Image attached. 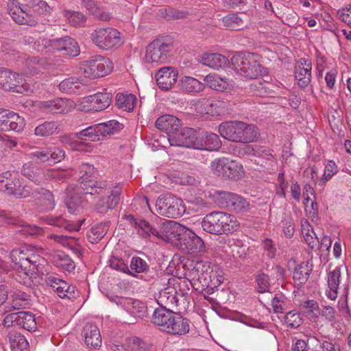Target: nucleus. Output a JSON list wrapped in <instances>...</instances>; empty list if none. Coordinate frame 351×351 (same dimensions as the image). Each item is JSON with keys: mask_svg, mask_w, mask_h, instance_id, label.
Masks as SVG:
<instances>
[{"mask_svg": "<svg viewBox=\"0 0 351 351\" xmlns=\"http://www.w3.org/2000/svg\"><path fill=\"white\" fill-rule=\"evenodd\" d=\"M84 194L80 197L84 206V202L95 201L98 199L95 206L97 213L104 215L110 210L114 209L120 201L121 188L116 186L113 189L107 182L85 183L83 185Z\"/></svg>", "mask_w": 351, "mask_h": 351, "instance_id": "nucleus-1", "label": "nucleus"}, {"mask_svg": "<svg viewBox=\"0 0 351 351\" xmlns=\"http://www.w3.org/2000/svg\"><path fill=\"white\" fill-rule=\"evenodd\" d=\"M153 323L160 330L171 335H184L189 332V320L171 308H156L152 315Z\"/></svg>", "mask_w": 351, "mask_h": 351, "instance_id": "nucleus-2", "label": "nucleus"}, {"mask_svg": "<svg viewBox=\"0 0 351 351\" xmlns=\"http://www.w3.org/2000/svg\"><path fill=\"white\" fill-rule=\"evenodd\" d=\"M218 132L227 140L244 143L254 142L259 134L256 126L241 121L223 122L219 125Z\"/></svg>", "mask_w": 351, "mask_h": 351, "instance_id": "nucleus-3", "label": "nucleus"}, {"mask_svg": "<svg viewBox=\"0 0 351 351\" xmlns=\"http://www.w3.org/2000/svg\"><path fill=\"white\" fill-rule=\"evenodd\" d=\"M238 226L239 223L234 216L219 211L207 214L202 221L204 231L216 235L232 232Z\"/></svg>", "mask_w": 351, "mask_h": 351, "instance_id": "nucleus-4", "label": "nucleus"}, {"mask_svg": "<svg viewBox=\"0 0 351 351\" xmlns=\"http://www.w3.org/2000/svg\"><path fill=\"white\" fill-rule=\"evenodd\" d=\"M80 186L78 189L73 186H68L65 190V204L70 213H73L77 206L82 204V200L80 197L83 196L85 183L90 182H99L100 181L94 180L92 178L95 173V167L89 164H82L79 167Z\"/></svg>", "mask_w": 351, "mask_h": 351, "instance_id": "nucleus-5", "label": "nucleus"}, {"mask_svg": "<svg viewBox=\"0 0 351 351\" xmlns=\"http://www.w3.org/2000/svg\"><path fill=\"white\" fill-rule=\"evenodd\" d=\"M233 70L239 75L248 79H254L266 73V69L256 59L253 53H239L231 58Z\"/></svg>", "mask_w": 351, "mask_h": 351, "instance_id": "nucleus-6", "label": "nucleus"}, {"mask_svg": "<svg viewBox=\"0 0 351 351\" xmlns=\"http://www.w3.org/2000/svg\"><path fill=\"white\" fill-rule=\"evenodd\" d=\"M122 124L116 120L89 126L75 134V137L82 141H97L101 138L114 134L122 129Z\"/></svg>", "mask_w": 351, "mask_h": 351, "instance_id": "nucleus-7", "label": "nucleus"}, {"mask_svg": "<svg viewBox=\"0 0 351 351\" xmlns=\"http://www.w3.org/2000/svg\"><path fill=\"white\" fill-rule=\"evenodd\" d=\"M112 69L110 60L101 56L91 57L90 60L83 62L80 68L81 75L93 79L107 75Z\"/></svg>", "mask_w": 351, "mask_h": 351, "instance_id": "nucleus-8", "label": "nucleus"}, {"mask_svg": "<svg viewBox=\"0 0 351 351\" xmlns=\"http://www.w3.org/2000/svg\"><path fill=\"white\" fill-rule=\"evenodd\" d=\"M156 214L168 218L182 215L184 206L182 199L171 194L161 195L156 202Z\"/></svg>", "mask_w": 351, "mask_h": 351, "instance_id": "nucleus-9", "label": "nucleus"}, {"mask_svg": "<svg viewBox=\"0 0 351 351\" xmlns=\"http://www.w3.org/2000/svg\"><path fill=\"white\" fill-rule=\"evenodd\" d=\"M91 40L99 49L109 50L121 45L120 32L112 27L97 28L91 34Z\"/></svg>", "mask_w": 351, "mask_h": 351, "instance_id": "nucleus-10", "label": "nucleus"}, {"mask_svg": "<svg viewBox=\"0 0 351 351\" xmlns=\"http://www.w3.org/2000/svg\"><path fill=\"white\" fill-rule=\"evenodd\" d=\"M0 88L22 94H27L29 90L22 75L5 69H0Z\"/></svg>", "mask_w": 351, "mask_h": 351, "instance_id": "nucleus-11", "label": "nucleus"}, {"mask_svg": "<svg viewBox=\"0 0 351 351\" xmlns=\"http://www.w3.org/2000/svg\"><path fill=\"white\" fill-rule=\"evenodd\" d=\"M172 45L162 40H154L146 47L145 61L151 64H165L169 57Z\"/></svg>", "mask_w": 351, "mask_h": 351, "instance_id": "nucleus-12", "label": "nucleus"}, {"mask_svg": "<svg viewBox=\"0 0 351 351\" xmlns=\"http://www.w3.org/2000/svg\"><path fill=\"white\" fill-rule=\"evenodd\" d=\"M198 134L191 128H180L169 138L171 145L192 147L196 149Z\"/></svg>", "mask_w": 351, "mask_h": 351, "instance_id": "nucleus-13", "label": "nucleus"}, {"mask_svg": "<svg viewBox=\"0 0 351 351\" xmlns=\"http://www.w3.org/2000/svg\"><path fill=\"white\" fill-rule=\"evenodd\" d=\"M179 245L182 250H186L191 253L204 252L206 246L203 240L189 228H184L180 234Z\"/></svg>", "mask_w": 351, "mask_h": 351, "instance_id": "nucleus-14", "label": "nucleus"}, {"mask_svg": "<svg viewBox=\"0 0 351 351\" xmlns=\"http://www.w3.org/2000/svg\"><path fill=\"white\" fill-rule=\"evenodd\" d=\"M25 126L24 119L8 109L0 108V130L19 132Z\"/></svg>", "mask_w": 351, "mask_h": 351, "instance_id": "nucleus-15", "label": "nucleus"}, {"mask_svg": "<svg viewBox=\"0 0 351 351\" xmlns=\"http://www.w3.org/2000/svg\"><path fill=\"white\" fill-rule=\"evenodd\" d=\"M10 259L14 266L23 267L25 269L27 267H32L33 265L38 266L40 261H43L38 255L34 254L26 248L13 250L10 253Z\"/></svg>", "mask_w": 351, "mask_h": 351, "instance_id": "nucleus-16", "label": "nucleus"}, {"mask_svg": "<svg viewBox=\"0 0 351 351\" xmlns=\"http://www.w3.org/2000/svg\"><path fill=\"white\" fill-rule=\"evenodd\" d=\"M212 271L210 263L199 261L193 263V267L189 271V276L193 281H198L203 287H208Z\"/></svg>", "mask_w": 351, "mask_h": 351, "instance_id": "nucleus-17", "label": "nucleus"}, {"mask_svg": "<svg viewBox=\"0 0 351 351\" xmlns=\"http://www.w3.org/2000/svg\"><path fill=\"white\" fill-rule=\"evenodd\" d=\"M178 75V71L171 66L160 68L155 75L158 87L161 90H169L176 83Z\"/></svg>", "mask_w": 351, "mask_h": 351, "instance_id": "nucleus-18", "label": "nucleus"}, {"mask_svg": "<svg viewBox=\"0 0 351 351\" xmlns=\"http://www.w3.org/2000/svg\"><path fill=\"white\" fill-rule=\"evenodd\" d=\"M185 226L171 220L163 222L160 228V239L165 241L179 242Z\"/></svg>", "mask_w": 351, "mask_h": 351, "instance_id": "nucleus-19", "label": "nucleus"}, {"mask_svg": "<svg viewBox=\"0 0 351 351\" xmlns=\"http://www.w3.org/2000/svg\"><path fill=\"white\" fill-rule=\"evenodd\" d=\"M221 146V142L217 134L208 132H199L197 149L217 151Z\"/></svg>", "mask_w": 351, "mask_h": 351, "instance_id": "nucleus-20", "label": "nucleus"}, {"mask_svg": "<svg viewBox=\"0 0 351 351\" xmlns=\"http://www.w3.org/2000/svg\"><path fill=\"white\" fill-rule=\"evenodd\" d=\"M295 77L300 87H306L311 80V62L304 58L300 59L295 66Z\"/></svg>", "mask_w": 351, "mask_h": 351, "instance_id": "nucleus-21", "label": "nucleus"}, {"mask_svg": "<svg viewBox=\"0 0 351 351\" xmlns=\"http://www.w3.org/2000/svg\"><path fill=\"white\" fill-rule=\"evenodd\" d=\"M82 335L84 337L86 345L97 349L101 345V337L97 326L93 324H86L82 329Z\"/></svg>", "mask_w": 351, "mask_h": 351, "instance_id": "nucleus-22", "label": "nucleus"}, {"mask_svg": "<svg viewBox=\"0 0 351 351\" xmlns=\"http://www.w3.org/2000/svg\"><path fill=\"white\" fill-rule=\"evenodd\" d=\"M86 101L90 103V109L101 111L107 108L112 101V94L110 93H97L86 97Z\"/></svg>", "mask_w": 351, "mask_h": 351, "instance_id": "nucleus-23", "label": "nucleus"}, {"mask_svg": "<svg viewBox=\"0 0 351 351\" xmlns=\"http://www.w3.org/2000/svg\"><path fill=\"white\" fill-rule=\"evenodd\" d=\"M178 292L174 287H167L161 290L157 299L158 308H171L178 306Z\"/></svg>", "mask_w": 351, "mask_h": 351, "instance_id": "nucleus-24", "label": "nucleus"}, {"mask_svg": "<svg viewBox=\"0 0 351 351\" xmlns=\"http://www.w3.org/2000/svg\"><path fill=\"white\" fill-rule=\"evenodd\" d=\"M155 125L158 130L166 131L171 137L180 127V120L173 115L165 114L157 119Z\"/></svg>", "mask_w": 351, "mask_h": 351, "instance_id": "nucleus-25", "label": "nucleus"}, {"mask_svg": "<svg viewBox=\"0 0 351 351\" xmlns=\"http://www.w3.org/2000/svg\"><path fill=\"white\" fill-rule=\"evenodd\" d=\"M40 106L45 112L51 114L65 113L68 112L70 107L69 101L62 98L43 101Z\"/></svg>", "mask_w": 351, "mask_h": 351, "instance_id": "nucleus-26", "label": "nucleus"}, {"mask_svg": "<svg viewBox=\"0 0 351 351\" xmlns=\"http://www.w3.org/2000/svg\"><path fill=\"white\" fill-rule=\"evenodd\" d=\"M180 89L187 94H195L204 90L205 85L195 77L184 76L178 82Z\"/></svg>", "mask_w": 351, "mask_h": 351, "instance_id": "nucleus-27", "label": "nucleus"}, {"mask_svg": "<svg viewBox=\"0 0 351 351\" xmlns=\"http://www.w3.org/2000/svg\"><path fill=\"white\" fill-rule=\"evenodd\" d=\"M38 266L27 267V269L23 267H18L13 266L14 272L12 274L13 278L20 284L25 286H30L32 282V276L36 274L38 271Z\"/></svg>", "mask_w": 351, "mask_h": 351, "instance_id": "nucleus-28", "label": "nucleus"}, {"mask_svg": "<svg viewBox=\"0 0 351 351\" xmlns=\"http://www.w3.org/2000/svg\"><path fill=\"white\" fill-rule=\"evenodd\" d=\"M112 351H152L149 346L138 337L132 338L127 345H112Z\"/></svg>", "mask_w": 351, "mask_h": 351, "instance_id": "nucleus-29", "label": "nucleus"}, {"mask_svg": "<svg viewBox=\"0 0 351 351\" xmlns=\"http://www.w3.org/2000/svg\"><path fill=\"white\" fill-rule=\"evenodd\" d=\"M26 6L29 12L34 13L38 21L39 17L47 16L51 12V7L43 0H27Z\"/></svg>", "mask_w": 351, "mask_h": 351, "instance_id": "nucleus-30", "label": "nucleus"}, {"mask_svg": "<svg viewBox=\"0 0 351 351\" xmlns=\"http://www.w3.org/2000/svg\"><path fill=\"white\" fill-rule=\"evenodd\" d=\"M130 271L133 273H143L145 275H141L140 276L141 279H143L145 281H149L150 279L154 278V275H151V274H154V271L149 270V267L143 258L134 256L132 258L130 262Z\"/></svg>", "mask_w": 351, "mask_h": 351, "instance_id": "nucleus-31", "label": "nucleus"}, {"mask_svg": "<svg viewBox=\"0 0 351 351\" xmlns=\"http://www.w3.org/2000/svg\"><path fill=\"white\" fill-rule=\"evenodd\" d=\"M21 174L36 185H40L45 182L41 176L40 169L33 162H29L24 164L21 169Z\"/></svg>", "mask_w": 351, "mask_h": 351, "instance_id": "nucleus-32", "label": "nucleus"}, {"mask_svg": "<svg viewBox=\"0 0 351 351\" xmlns=\"http://www.w3.org/2000/svg\"><path fill=\"white\" fill-rule=\"evenodd\" d=\"M200 62L205 66L218 69L226 66L228 59L219 53H204L201 56Z\"/></svg>", "mask_w": 351, "mask_h": 351, "instance_id": "nucleus-33", "label": "nucleus"}, {"mask_svg": "<svg viewBox=\"0 0 351 351\" xmlns=\"http://www.w3.org/2000/svg\"><path fill=\"white\" fill-rule=\"evenodd\" d=\"M130 221L134 228L138 230V234L143 237L150 236L151 234L160 239V229L157 230L150 225V223L143 219H135L133 216H130Z\"/></svg>", "mask_w": 351, "mask_h": 351, "instance_id": "nucleus-34", "label": "nucleus"}, {"mask_svg": "<svg viewBox=\"0 0 351 351\" xmlns=\"http://www.w3.org/2000/svg\"><path fill=\"white\" fill-rule=\"evenodd\" d=\"M30 295L20 290L14 291L10 297L8 303L10 309L16 310L25 308L29 304Z\"/></svg>", "mask_w": 351, "mask_h": 351, "instance_id": "nucleus-35", "label": "nucleus"}, {"mask_svg": "<svg viewBox=\"0 0 351 351\" xmlns=\"http://www.w3.org/2000/svg\"><path fill=\"white\" fill-rule=\"evenodd\" d=\"M312 265L308 261H303L298 265L293 272V278L295 283L304 285L308 280V277L312 272Z\"/></svg>", "mask_w": 351, "mask_h": 351, "instance_id": "nucleus-36", "label": "nucleus"}, {"mask_svg": "<svg viewBox=\"0 0 351 351\" xmlns=\"http://www.w3.org/2000/svg\"><path fill=\"white\" fill-rule=\"evenodd\" d=\"M18 315L17 326L30 332L36 331L37 324L32 313L19 311Z\"/></svg>", "mask_w": 351, "mask_h": 351, "instance_id": "nucleus-37", "label": "nucleus"}, {"mask_svg": "<svg viewBox=\"0 0 351 351\" xmlns=\"http://www.w3.org/2000/svg\"><path fill=\"white\" fill-rule=\"evenodd\" d=\"M341 277L340 268L337 267L332 271L329 272L328 276V286L329 290L327 291L326 295L330 300H335L337 297V289L339 284V278Z\"/></svg>", "mask_w": 351, "mask_h": 351, "instance_id": "nucleus-38", "label": "nucleus"}, {"mask_svg": "<svg viewBox=\"0 0 351 351\" xmlns=\"http://www.w3.org/2000/svg\"><path fill=\"white\" fill-rule=\"evenodd\" d=\"M8 339L12 351H29V343L21 333L11 332L8 335Z\"/></svg>", "mask_w": 351, "mask_h": 351, "instance_id": "nucleus-39", "label": "nucleus"}, {"mask_svg": "<svg viewBox=\"0 0 351 351\" xmlns=\"http://www.w3.org/2000/svg\"><path fill=\"white\" fill-rule=\"evenodd\" d=\"M136 98L133 94L118 93L116 97V104L119 109L131 112L136 105Z\"/></svg>", "mask_w": 351, "mask_h": 351, "instance_id": "nucleus-40", "label": "nucleus"}, {"mask_svg": "<svg viewBox=\"0 0 351 351\" xmlns=\"http://www.w3.org/2000/svg\"><path fill=\"white\" fill-rule=\"evenodd\" d=\"M33 197L40 200L42 204L48 210H52L55 207V199L52 193L44 188L34 191Z\"/></svg>", "mask_w": 351, "mask_h": 351, "instance_id": "nucleus-41", "label": "nucleus"}, {"mask_svg": "<svg viewBox=\"0 0 351 351\" xmlns=\"http://www.w3.org/2000/svg\"><path fill=\"white\" fill-rule=\"evenodd\" d=\"M235 193L226 191H215L213 197L215 202L221 208L232 210L233 200L236 197Z\"/></svg>", "mask_w": 351, "mask_h": 351, "instance_id": "nucleus-42", "label": "nucleus"}, {"mask_svg": "<svg viewBox=\"0 0 351 351\" xmlns=\"http://www.w3.org/2000/svg\"><path fill=\"white\" fill-rule=\"evenodd\" d=\"M227 167L224 178L232 180H239L243 177L244 170L241 164L234 160H228Z\"/></svg>", "mask_w": 351, "mask_h": 351, "instance_id": "nucleus-43", "label": "nucleus"}, {"mask_svg": "<svg viewBox=\"0 0 351 351\" xmlns=\"http://www.w3.org/2000/svg\"><path fill=\"white\" fill-rule=\"evenodd\" d=\"M47 222L49 225L63 228L70 232L79 231L82 223V222L80 223H72L69 221L63 219L61 216L48 217Z\"/></svg>", "mask_w": 351, "mask_h": 351, "instance_id": "nucleus-44", "label": "nucleus"}, {"mask_svg": "<svg viewBox=\"0 0 351 351\" xmlns=\"http://www.w3.org/2000/svg\"><path fill=\"white\" fill-rule=\"evenodd\" d=\"M58 132V125L55 121H45L38 125L34 130V134L38 136H49Z\"/></svg>", "mask_w": 351, "mask_h": 351, "instance_id": "nucleus-45", "label": "nucleus"}, {"mask_svg": "<svg viewBox=\"0 0 351 351\" xmlns=\"http://www.w3.org/2000/svg\"><path fill=\"white\" fill-rule=\"evenodd\" d=\"M207 86L217 91H224L228 87V82L217 75L209 74L204 78Z\"/></svg>", "mask_w": 351, "mask_h": 351, "instance_id": "nucleus-46", "label": "nucleus"}, {"mask_svg": "<svg viewBox=\"0 0 351 351\" xmlns=\"http://www.w3.org/2000/svg\"><path fill=\"white\" fill-rule=\"evenodd\" d=\"M80 87L81 84L75 77L66 78L59 84L60 90L66 93H76Z\"/></svg>", "mask_w": 351, "mask_h": 351, "instance_id": "nucleus-47", "label": "nucleus"}, {"mask_svg": "<svg viewBox=\"0 0 351 351\" xmlns=\"http://www.w3.org/2000/svg\"><path fill=\"white\" fill-rule=\"evenodd\" d=\"M108 226L106 223L98 224L93 227L90 230V234H88L90 241L93 243H97L107 233Z\"/></svg>", "mask_w": 351, "mask_h": 351, "instance_id": "nucleus-48", "label": "nucleus"}, {"mask_svg": "<svg viewBox=\"0 0 351 351\" xmlns=\"http://www.w3.org/2000/svg\"><path fill=\"white\" fill-rule=\"evenodd\" d=\"M228 159L226 158L215 159L210 165L213 173L217 176L225 178Z\"/></svg>", "mask_w": 351, "mask_h": 351, "instance_id": "nucleus-49", "label": "nucleus"}, {"mask_svg": "<svg viewBox=\"0 0 351 351\" xmlns=\"http://www.w3.org/2000/svg\"><path fill=\"white\" fill-rule=\"evenodd\" d=\"M223 22L225 26L232 30H239L244 27L243 20L236 14H229L223 18Z\"/></svg>", "mask_w": 351, "mask_h": 351, "instance_id": "nucleus-50", "label": "nucleus"}, {"mask_svg": "<svg viewBox=\"0 0 351 351\" xmlns=\"http://www.w3.org/2000/svg\"><path fill=\"white\" fill-rule=\"evenodd\" d=\"M63 14L73 26L82 25L86 21V16L82 12L72 10H64Z\"/></svg>", "mask_w": 351, "mask_h": 351, "instance_id": "nucleus-51", "label": "nucleus"}, {"mask_svg": "<svg viewBox=\"0 0 351 351\" xmlns=\"http://www.w3.org/2000/svg\"><path fill=\"white\" fill-rule=\"evenodd\" d=\"M63 55L75 57L80 54V49L77 42L73 38L66 36V44L64 45Z\"/></svg>", "mask_w": 351, "mask_h": 351, "instance_id": "nucleus-52", "label": "nucleus"}, {"mask_svg": "<svg viewBox=\"0 0 351 351\" xmlns=\"http://www.w3.org/2000/svg\"><path fill=\"white\" fill-rule=\"evenodd\" d=\"M10 14L13 20L18 24L28 25L30 26H34L36 24V21H27L26 18L24 17V10L21 8H16L14 10L10 9Z\"/></svg>", "mask_w": 351, "mask_h": 351, "instance_id": "nucleus-53", "label": "nucleus"}, {"mask_svg": "<svg viewBox=\"0 0 351 351\" xmlns=\"http://www.w3.org/2000/svg\"><path fill=\"white\" fill-rule=\"evenodd\" d=\"M162 16L168 21L181 19L186 16L187 13L171 7L160 10Z\"/></svg>", "mask_w": 351, "mask_h": 351, "instance_id": "nucleus-54", "label": "nucleus"}, {"mask_svg": "<svg viewBox=\"0 0 351 351\" xmlns=\"http://www.w3.org/2000/svg\"><path fill=\"white\" fill-rule=\"evenodd\" d=\"M110 267L119 271H122L123 273L127 274L132 276L138 277L137 275L130 271L128 267V265L125 263L123 259L118 258H113L110 260Z\"/></svg>", "mask_w": 351, "mask_h": 351, "instance_id": "nucleus-55", "label": "nucleus"}, {"mask_svg": "<svg viewBox=\"0 0 351 351\" xmlns=\"http://www.w3.org/2000/svg\"><path fill=\"white\" fill-rule=\"evenodd\" d=\"M302 319L300 317V314L294 311H289L285 317V322L287 327L291 328H296L299 327L302 322Z\"/></svg>", "mask_w": 351, "mask_h": 351, "instance_id": "nucleus-56", "label": "nucleus"}, {"mask_svg": "<svg viewBox=\"0 0 351 351\" xmlns=\"http://www.w3.org/2000/svg\"><path fill=\"white\" fill-rule=\"evenodd\" d=\"M232 206V211L242 213L248 210L250 205L243 197L237 194Z\"/></svg>", "mask_w": 351, "mask_h": 351, "instance_id": "nucleus-57", "label": "nucleus"}, {"mask_svg": "<svg viewBox=\"0 0 351 351\" xmlns=\"http://www.w3.org/2000/svg\"><path fill=\"white\" fill-rule=\"evenodd\" d=\"M58 258L60 263H57V266L63 268L67 271H72L74 270L75 265L74 262L69 258V256L64 254L58 255Z\"/></svg>", "mask_w": 351, "mask_h": 351, "instance_id": "nucleus-58", "label": "nucleus"}, {"mask_svg": "<svg viewBox=\"0 0 351 351\" xmlns=\"http://www.w3.org/2000/svg\"><path fill=\"white\" fill-rule=\"evenodd\" d=\"M49 165L58 163L65 157V152L58 147L49 149Z\"/></svg>", "mask_w": 351, "mask_h": 351, "instance_id": "nucleus-59", "label": "nucleus"}, {"mask_svg": "<svg viewBox=\"0 0 351 351\" xmlns=\"http://www.w3.org/2000/svg\"><path fill=\"white\" fill-rule=\"evenodd\" d=\"M22 228L19 230L23 235L36 236L42 234V228L36 226H30L23 223L21 225Z\"/></svg>", "mask_w": 351, "mask_h": 351, "instance_id": "nucleus-60", "label": "nucleus"}, {"mask_svg": "<svg viewBox=\"0 0 351 351\" xmlns=\"http://www.w3.org/2000/svg\"><path fill=\"white\" fill-rule=\"evenodd\" d=\"M300 309L306 315H310L319 309V305L317 301L314 300H307L300 304Z\"/></svg>", "mask_w": 351, "mask_h": 351, "instance_id": "nucleus-61", "label": "nucleus"}, {"mask_svg": "<svg viewBox=\"0 0 351 351\" xmlns=\"http://www.w3.org/2000/svg\"><path fill=\"white\" fill-rule=\"evenodd\" d=\"M256 282L258 284V291L260 293H265L269 291V277L265 274H258L256 276Z\"/></svg>", "mask_w": 351, "mask_h": 351, "instance_id": "nucleus-62", "label": "nucleus"}, {"mask_svg": "<svg viewBox=\"0 0 351 351\" xmlns=\"http://www.w3.org/2000/svg\"><path fill=\"white\" fill-rule=\"evenodd\" d=\"M263 247L269 258H274L276 256V247L274 241L270 239H265L263 241Z\"/></svg>", "mask_w": 351, "mask_h": 351, "instance_id": "nucleus-63", "label": "nucleus"}, {"mask_svg": "<svg viewBox=\"0 0 351 351\" xmlns=\"http://www.w3.org/2000/svg\"><path fill=\"white\" fill-rule=\"evenodd\" d=\"M33 191L29 186H18L16 191L14 192V196L16 198H25L34 195Z\"/></svg>", "mask_w": 351, "mask_h": 351, "instance_id": "nucleus-64", "label": "nucleus"}]
</instances>
